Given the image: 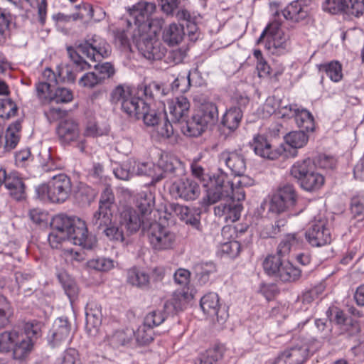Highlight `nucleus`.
<instances>
[{
    "label": "nucleus",
    "mask_w": 364,
    "mask_h": 364,
    "mask_svg": "<svg viewBox=\"0 0 364 364\" xmlns=\"http://www.w3.org/2000/svg\"><path fill=\"white\" fill-rule=\"evenodd\" d=\"M166 95L163 85L155 81L137 87L119 85L112 90L110 102L114 105L120 103L122 111L136 119L141 112L147 109L151 102L160 100Z\"/></svg>",
    "instance_id": "1"
},
{
    "label": "nucleus",
    "mask_w": 364,
    "mask_h": 364,
    "mask_svg": "<svg viewBox=\"0 0 364 364\" xmlns=\"http://www.w3.org/2000/svg\"><path fill=\"white\" fill-rule=\"evenodd\" d=\"M67 52L73 63V69L76 72H82L92 66L81 55L92 62L100 61L111 55L112 48L105 39L94 34L87 35L84 39L77 41L75 47L68 46Z\"/></svg>",
    "instance_id": "2"
},
{
    "label": "nucleus",
    "mask_w": 364,
    "mask_h": 364,
    "mask_svg": "<svg viewBox=\"0 0 364 364\" xmlns=\"http://www.w3.org/2000/svg\"><path fill=\"white\" fill-rule=\"evenodd\" d=\"M204 188L205 196L203 200L206 205L214 204L222 198L232 199L240 203L245 198L244 188L236 183L234 185L229 180L228 174L220 168L213 176L208 177V182L205 183Z\"/></svg>",
    "instance_id": "3"
},
{
    "label": "nucleus",
    "mask_w": 364,
    "mask_h": 364,
    "mask_svg": "<svg viewBox=\"0 0 364 364\" xmlns=\"http://www.w3.org/2000/svg\"><path fill=\"white\" fill-rule=\"evenodd\" d=\"M219 120L217 105L213 102H205L194 110L191 118L181 127V132L190 137H198L205 132L208 127Z\"/></svg>",
    "instance_id": "4"
},
{
    "label": "nucleus",
    "mask_w": 364,
    "mask_h": 364,
    "mask_svg": "<svg viewBox=\"0 0 364 364\" xmlns=\"http://www.w3.org/2000/svg\"><path fill=\"white\" fill-rule=\"evenodd\" d=\"M299 207V196L294 185L285 183L278 187L272 194L268 212L272 214L285 215L288 218L296 216L303 211Z\"/></svg>",
    "instance_id": "5"
},
{
    "label": "nucleus",
    "mask_w": 364,
    "mask_h": 364,
    "mask_svg": "<svg viewBox=\"0 0 364 364\" xmlns=\"http://www.w3.org/2000/svg\"><path fill=\"white\" fill-rule=\"evenodd\" d=\"M262 267L267 276L284 283L298 280L301 274V269L277 252L267 255L262 262Z\"/></svg>",
    "instance_id": "6"
},
{
    "label": "nucleus",
    "mask_w": 364,
    "mask_h": 364,
    "mask_svg": "<svg viewBox=\"0 0 364 364\" xmlns=\"http://www.w3.org/2000/svg\"><path fill=\"white\" fill-rule=\"evenodd\" d=\"M41 336L40 324L38 322H28L23 331L18 333L11 350L16 360H22L31 353L34 343Z\"/></svg>",
    "instance_id": "7"
},
{
    "label": "nucleus",
    "mask_w": 364,
    "mask_h": 364,
    "mask_svg": "<svg viewBox=\"0 0 364 364\" xmlns=\"http://www.w3.org/2000/svg\"><path fill=\"white\" fill-rule=\"evenodd\" d=\"M60 215L68 220V225L63 226L68 241L86 250H92L95 246L96 240L88 235V230L84 220L75 216L63 214Z\"/></svg>",
    "instance_id": "8"
},
{
    "label": "nucleus",
    "mask_w": 364,
    "mask_h": 364,
    "mask_svg": "<svg viewBox=\"0 0 364 364\" xmlns=\"http://www.w3.org/2000/svg\"><path fill=\"white\" fill-rule=\"evenodd\" d=\"M145 233L151 247L155 252L170 250L176 246V234L159 223L151 222Z\"/></svg>",
    "instance_id": "9"
},
{
    "label": "nucleus",
    "mask_w": 364,
    "mask_h": 364,
    "mask_svg": "<svg viewBox=\"0 0 364 364\" xmlns=\"http://www.w3.org/2000/svg\"><path fill=\"white\" fill-rule=\"evenodd\" d=\"M148 32H139L134 29L132 39L139 53L149 60H159L165 56L166 48L154 38L147 35Z\"/></svg>",
    "instance_id": "10"
},
{
    "label": "nucleus",
    "mask_w": 364,
    "mask_h": 364,
    "mask_svg": "<svg viewBox=\"0 0 364 364\" xmlns=\"http://www.w3.org/2000/svg\"><path fill=\"white\" fill-rule=\"evenodd\" d=\"M322 9L333 15L342 14L359 18L364 14V0H325Z\"/></svg>",
    "instance_id": "11"
},
{
    "label": "nucleus",
    "mask_w": 364,
    "mask_h": 364,
    "mask_svg": "<svg viewBox=\"0 0 364 364\" xmlns=\"http://www.w3.org/2000/svg\"><path fill=\"white\" fill-rule=\"evenodd\" d=\"M38 97L43 102L68 103L73 100V94L71 90L65 87H56L48 82H38L36 85Z\"/></svg>",
    "instance_id": "12"
},
{
    "label": "nucleus",
    "mask_w": 364,
    "mask_h": 364,
    "mask_svg": "<svg viewBox=\"0 0 364 364\" xmlns=\"http://www.w3.org/2000/svg\"><path fill=\"white\" fill-rule=\"evenodd\" d=\"M282 23L278 20L270 22L261 33L257 41V44L262 43L265 38V48L267 50L272 48L285 49L287 45V36L281 28Z\"/></svg>",
    "instance_id": "13"
},
{
    "label": "nucleus",
    "mask_w": 364,
    "mask_h": 364,
    "mask_svg": "<svg viewBox=\"0 0 364 364\" xmlns=\"http://www.w3.org/2000/svg\"><path fill=\"white\" fill-rule=\"evenodd\" d=\"M119 223L127 236L137 232L140 229L145 234L150 221H146L139 215L132 207H124L117 215Z\"/></svg>",
    "instance_id": "14"
},
{
    "label": "nucleus",
    "mask_w": 364,
    "mask_h": 364,
    "mask_svg": "<svg viewBox=\"0 0 364 364\" xmlns=\"http://www.w3.org/2000/svg\"><path fill=\"white\" fill-rule=\"evenodd\" d=\"M72 323L66 316L57 318L48 334V342L52 348L68 343L72 338Z\"/></svg>",
    "instance_id": "15"
},
{
    "label": "nucleus",
    "mask_w": 364,
    "mask_h": 364,
    "mask_svg": "<svg viewBox=\"0 0 364 364\" xmlns=\"http://www.w3.org/2000/svg\"><path fill=\"white\" fill-rule=\"evenodd\" d=\"M198 183L191 178H181L173 182L169 187V193L175 199L186 201L194 200L200 195Z\"/></svg>",
    "instance_id": "16"
},
{
    "label": "nucleus",
    "mask_w": 364,
    "mask_h": 364,
    "mask_svg": "<svg viewBox=\"0 0 364 364\" xmlns=\"http://www.w3.org/2000/svg\"><path fill=\"white\" fill-rule=\"evenodd\" d=\"M156 8V4L151 2L139 3L134 6L130 13V18L127 21L128 23L134 22L135 29H139V32H148L151 28V16Z\"/></svg>",
    "instance_id": "17"
},
{
    "label": "nucleus",
    "mask_w": 364,
    "mask_h": 364,
    "mask_svg": "<svg viewBox=\"0 0 364 364\" xmlns=\"http://www.w3.org/2000/svg\"><path fill=\"white\" fill-rule=\"evenodd\" d=\"M304 234L307 242L312 247H322L331 242V233L328 222L318 220L314 222Z\"/></svg>",
    "instance_id": "18"
},
{
    "label": "nucleus",
    "mask_w": 364,
    "mask_h": 364,
    "mask_svg": "<svg viewBox=\"0 0 364 364\" xmlns=\"http://www.w3.org/2000/svg\"><path fill=\"white\" fill-rule=\"evenodd\" d=\"M200 306L203 313L209 316H216L219 324H223L228 319L229 314L228 307L220 304L218 294L209 292L205 294L200 301Z\"/></svg>",
    "instance_id": "19"
},
{
    "label": "nucleus",
    "mask_w": 364,
    "mask_h": 364,
    "mask_svg": "<svg viewBox=\"0 0 364 364\" xmlns=\"http://www.w3.org/2000/svg\"><path fill=\"white\" fill-rule=\"evenodd\" d=\"M72 191V183L70 177L61 173L53 176L50 181V201L62 203L68 200Z\"/></svg>",
    "instance_id": "20"
},
{
    "label": "nucleus",
    "mask_w": 364,
    "mask_h": 364,
    "mask_svg": "<svg viewBox=\"0 0 364 364\" xmlns=\"http://www.w3.org/2000/svg\"><path fill=\"white\" fill-rule=\"evenodd\" d=\"M190 106L189 100L184 96L176 97L168 102L171 120L176 126L180 124L181 127L188 120Z\"/></svg>",
    "instance_id": "21"
},
{
    "label": "nucleus",
    "mask_w": 364,
    "mask_h": 364,
    "mask_svg": "<svg viewBox=\"0 0 364 364\" xmlns=\"http://www.w3.org/2000/svg\"><path fill=\"white\" fill-rule=\"evenodd\" d=\"M255 154L270 160L277 159L284 151V149L274 148L268 139L263 135L255 136L249 143Z\"/></svg>",
    "instance_id": "22"
},
{
    "label": "nucleus",
    "mask_w": 364,
    "mask_h": 364,
    "mask_svg": "<svg viewBox=\"0 0 364 364\" xmlns=\"http://www.w3.org/2000/svg\"><path fill=\"white\" fill-rule=\"evenodd\" d=\"M158 166L163 171L161 178L181 177L186 173L185 164L173 156L162 155L158 161Z\"/></svg>",
    "instance_id": "23"
},
{
    "label": "nucleus",
    "mask_w": 364,
    "mask_h": 364,
    "mask_svg": "<svg viewBox=\"0 0 364 364\" xmlns=\"http://www.w3.org/2000/svg\"><path fill=\"white\" fill-rule=\"evenodd\" d=\"M243 114L240 110L237 111L235 108H226L219 122V129L224 134L225 139L232 136L239 128Z\"/></svg>",
    "instance_id": "24"
},
{
    "label": "nucleus",
    "mask_w": 364,
    "mask_h": 364,
    "mask_svg": "<svg viewBox=\"0 0 364 364\" xmlns=\"http://www.w3.org/2000/svg\"><path fill=\"white\" fill-rule=\"evenodd\" d=\"M309 348L306 345H296L281 353L274 364H303L307 359Z\"/></svg>",
    "instance_id": "25"
},
{
    "label": "nucleus",
    "mask_w": 364,
    "mask_h": 364,
    "mask_svg": "<svg viewBox=\"0 0 364 364\" xmlns=\"http://www.w3.org/2000/svg\"><path fill=\"white\" fill-rule=\"evenodd\" d=\"M220 201V204L214 208L215 215L224 217L227 222L238 220L243 208L242 203L232 199L222 198Z\"/></svg>",
    "instance_id": "26"
},
{
    "label": "nucleus",
    "mask_w": 364,
    "mask_h": 364,
    "mask_svg": "<svg viewBox=\"0 0 364 364\" xmlns=\"http://www.w3.org/2000/svg\"><path fill=\"white\" fill-rule=\"evenodd\" d=\"M154 207L155 196L151 191H141L135 196L134 210L145 220L150 221Z\"/></svg>",
    "instance_id": "27"
},
{
    "label": "nucleus",
    "mask_w": 364,
    "mask_h": 364,
    "mask_svg": "<svg viewBox=\"0 0 364 364\" xmlns=\"http://www.w3.org/2000/svg\"><path fill=\"white\" fill-rule=\"evenodd\" d=\"M57 134L62 144L69 145L78 140L80 137L79 125L73 119H65L59 124Z\"/></svg>",
    "instance_id": "28"
},
{
    "label": "nucleus",
    "mask_w": 364,
    "mask_h": 364,
    "mask_svg": "<svg viewBox=\"0 0 364 364\" xmlns=\"http://www.w3.org/2000/svg\"><path fill=\"white\" fill-rule=\"evenodd\" d=\"M68 220L63 219L61 215H57L54 216L50 222V228L52 232L48 236V240L50 247L53 249H58L60 247L61 243L63 241L68 240V235L63 226L68 225Z\"/></svg>",
    "instance_id": "29"
},
{
    "label": "nucleus",
    "mask_w": 364,
    "mask_h": 364,
    "mask_svg": "<svg viewBox=\"0 0 364 364\" xmlns=\"http://www.w3.org/2000/svg\"><path fill=\"white\" fill-rule=\"evenodd\" d=\"M304 244V234L302 232L287 233L280 240L276 252L281 256L287 257L291 250L300 249Z\"/></svg>",
    "instance_id": "30"
},
{
    "label": "nucleus",
    "mask_w": 364,
    "mask_h": 364,
    "mask_svg": "<svg viewBox=\"0 0 364 364\" xmlns=\"http://www.w3.org/2000/svg\"><path fill=\"white\" fill-rule=\"evenodd\" d=\"M304 0H296L289 3L282 14L284 18L294 23H300L306 19L309 15V7Z\"/></svg>",
    "instance_id": "31"
},
{
    "label": "nucleus",
    "mask_w": 364,
    "mask_h": 364,
    "mask_svg": "<svg viewBox=\"0 0 364 364\" xmlns=\"http://www.w3.org/2000/svg\"><path fill=\"white\" fill-rule=\"evenodd\" d=\"M288 219L285 215H276L274 218L262 227L259 232L260 237L264 239L276 238L281 232L286 230Z\"/></svg>",
    "instance_id": "32"
},
{
    "label": "nucleus",
    "mask_w": 364,
    "mask_h": 364,
    "mask_svg": "<svg viewBox=\"0 0 364 364\" xmlns=\"http://www.w3.org/2000/svg\"><path fill=\"white\" fill-rule=\"evenodd\" d=\"M223 161L235 176H241L246 171V161L242 154L237 151H224L220 155Z\"/></svg>",
    "instance_id": "33"
},
{
    "label": "nucleus",
    "mask_w": 364,
    "mask_h": 364,
    "mask_svg": "<svg viewBox=\"0 0 364 364\" xmlns=\"http://www.w3.org/2000/svg\"><path fill=\"white\" fill-rule=\"evenodd\" d=\"M56 277L70 304H73L77 299L80 293L77 282L73 276L63 269L59 270Z\"/></svg>",
    "instance_id": "34"
},
{
    "label": "nucleus",
    "mask_w": 364,
    "mask_h": 364,
    "mask_svg": "<svg viewBox=\"0 0 364 364\" xmlns=\"http://www.w3.org/2000/svg\"><path fill=\"white\" fill-rule=\"evenodd\" d=\"M6 188L9 191L10 196L16 201L26 200L27 197L26 185L23 180L17 172L9 173L6 181Z\"/></svg>",
    "instance_id": "35"
},
{
    "label": "nucleus",
    "mask_w": 364,
    "mask_h": 364,
    "mask_svg": "<svg viewBox=\"0 0 364 364\" xmlns=\"http://www.w3.org/2000/svg\"><path fill=\"white\" fill-rule=\"evenodd\" d=\"M127 282L143 291H148L152 288L149 274L136 267L127 270Z\"/></svg>",
    "instance_id": "36"
},
{
    "label": "nucleus",
    "mask_w": 364,
    "mask_h": 364,
    "mask_svg": "<svg viewBox=\"0 0 364 364\" xmlns=\"http://www.w3.org/2000/svg\"><path fill=\"white\" fill-rule=\"evenodd\" d=\"M135 331L132 328H126L113 331L107 336L109 345L113 348L128 347L132 343Z\"/></svg>",
    "instance_id": "37"
},
{
    "label": "nucleus",
    "mask_w": 364,
    "mask_h": 364,
    "mask_svg": "<svg viewBox=\"0 0 364 364\" xmlns=\"http://www.w3.org/2000/svg\"><path fill=\"white\" fill-rule=\"evenodd\" d=\"M316 170V165L313 160L306 158L295 162L291 167L290 174L299 184Z\"/></svg>",
    "instance_id": "38"
},
{
    "label": "nucleus",
    "mask_w": 364,
    "mask_h": 364,
    "mask_svg": "<svg viewBox=\"0 0 364 364\" xmlns=\"http://www.w3.org/2000/svg\"><path fill=\"white\" fill-rule=\"evenodd\" d=\"M290 111H294V119L297 126L306 132L315 130V120L313 114L308 109L304 108H295L289 107Z\"/></svg>",
    "instance_id": "39"
},
{
    "label": "nucleus",
    "mask_w": 364,
    "mask_h": 364,
    "mask_svg": "<svg viewBox=\"0 0 364 364\" xmlns=\"http://www.w3.org/2000/svg\"><path fill=\"white\" fill-rule=\"evenodd\" d=\"M86 327L90 331L91 328H97L102 321L101 306L95 301H90L85 307Z\"/></svg>",
    "instance_id": "40"
},
{
    "label": "nucleus",
    "mask_w": 364,
    "mask_h": 364,
    "mask_svg": "<svg viewBox=\"0 0 364 364\" xmlns=\"http://www.w3.org/2000/svg\"><path fill=\"white\" fill-rule=\"evenodd\" d=\"M100 233L103 234L109 240L114 242H123L125 240L126 232L119 223L117 215L109 225L106 226Z\"/></svg>",
    "instance_id": "41"
},
{
    "label": "nucleus",
    "mask_w": 364,
    "mask_h": 364,
    "mask_svg": "<svg viewBox=\"0 0 364 364\" xmlns=\"http://www.w3.org/2000/svg\"><path fill=\"white\" fill-rule=\"evenodd\" d=\"M186 32L184 25L171 23L163 32V39L170 46H175L181 42Z\"/></svg>",
    "instance_id": "42"
},
{
    "label": "nucleus",
    "mask_w": 364,
    "mask_h": 364,
    "mask_svg": "<svg viewBox=\"0 0 364 364\" xmlns=\"http://www.w3.org/2000/svg\"><path fill=\"white\" fill-rule=\"evenodd\" d=\"M112 220H114L112 210L98 208V210L92 215L90 224L100 233L102 230L110 224Z\"/></svg>",
    "instance_id": "43"
},
{
    "label": "nucleus",
    "mask_w": 364,
    "mask_h": 364,
    "mask_svg": "<svg viewBox=\"0 0 364 364\" xmlns=\"http://www.w3.org/2000/svg\"><path fill=\"white\" fill-rule=\"evenodd\" d=\"M193 270L201 285L206 284L210 281V274L217 271L216 266L213 262L196 263L193 267Z\"/></svg>",
    "instance_id": "44"
},
{
    "label": "nucleus",
    "mask_w": 364,
    "mask_h": 364,
    "mask_svg": "<svg viewBox=\"0 0 364 364\" xmlns=\"http://www.w3.org/2000/svg\"><path fill=\"white\" fill-rule=\"evenodd\" d=\"M325 178L316 170L299 183L301 188L308 192H316L324 184Z\"/></svg>",
    "instance_id": "45"
},
{
    "label": "nucleus",
    "mask_w": 364,
    "mask_h": 364,
    "mask_svg": "<svg viewBox=\"0 0 364 364\" xmlns=\"http://www.w3.org/2000/svg\"><path fill=\"white\" fill-rule=\"evenodd\" d=\"M318 71L324 73L333 82H338L343 77L342 65L338 61H331L318 65Z\"/></svg>",
    "instance_id": "46"
},
{
    "label": "nucleus",
    "mask_w": 364,
    "mask_h": 364,
    "mask_svg": "<svg viewBox=\"0 0 364 364\" xmlns=\"http://www.w3.org/2000/svg\"><path fill=\"white\" fill-rule=\"evenodd\" d=\"M14 308L10 301L0 294V329L6 327L11 321Z\"/></svg>",
    "instance_id": "47"
},
{
    "label": "nucleus",
    "mask_w": 364,
    "mask_h": 364,
    "mask_svg": "<svg viewBox=\"0 0 364 364\" xmlns=\"http://www.w3.org/2000/svg\"><path fill=\"white\" fill-rule=\"evenodd\" d=\"M186 304V299L183 295L175 294L171 299L164 303V309L167 315H174L179 311H182Z\"/></svg>",
    "instance_id": "48"
},
{
    "label": "nucleus",
    "mask_w": 364,
    "mask_h": 364,
    "mask_svg": "<svg viewBox=\"0 0 364 364\" xmlns=\"http://www.w3.org/2000/svg\"><path fill=\"white\" fill-rule=\"evenodd\" d=\"M304 130L293 131L289 132L285 136L287 143L294 149H299L304 146L308 141L309 136Z\"/></svg>",
    "instance_id": "49"
},
{
    "label": "nucleus",
    "mask_w": 364,
    "mask_h": 364,
    "mask_svg": "<svg viewBox=\"0 0 364 364\" xmlns=\"http://www.w3.org/2000/svg\"><path fill=\"white\" fill-rule=\"evenodd\" d=\"M97 195V190L85 183H80L77 187L75 197L82 204H90Z\"/></svg>",
    "instance_id": "50"
},
{
    "label": "nucleus",
    "mask_w": 364,
    "mask_h": 364,
    "mask_svg": "<svg viewBox=\"0 0 364 364\" xmlns=\"http://www.w3.org/2000/svg\"><path fill=\"white\" fill-rule=\"evenodd\" d=\"M154 332L152 328L143 323L135 332L136 342L139 346H146L153 342Z\"/></svg>",
    "instance_id": "51"
},
{
    "label": "nucleus",
    "mask_w": 364,
    "mask_h": 364,
    "mask_svg": "<svg viewBox=\"0 0 364 364\" xmlns=\"http://www.w3.org/2000/svg\"><path fill=\"white\" fill-rule=\"evenodd\" d=\"M166 112H157L154 109H151L150 104L147 105V109L142 112L139 115V118L136 119H142L144 123L149 127H154L158 125L161 119L165 118Z\"/></svg>",
    "instance_id": "52"
},
{
    "label": "nucleus",
    "mask_w": 364,
    "mask_h": 364,
    "mask_svg": "<svg viewBox=\"0 0 364 364\" xmlns=\"http://www.w3.org/2000/svg\"><path fill=\"white\" fill-rule=\"evenodd\" d=\"M191 72L186 74H179L171 84V89L175 93L183 94L191 87Z\"/></svg>",
    "instance_id": "53"
},
{
    "label": "nucleus",
    "mask_w": 364,
    "mask_h": 364,
    "mask_svg": "<svg viewBox=\"0 0 364 364\" xmlns=\"http://www.w3.org/2000/svg\"><path fill=\"white\" fill-rule=\"evenodd\" d=\"M18 333V331L14 329L0 333V352H9L11 350Z\"/></svg>",
    "instance_id": "54"
},
{
    "label": "nucleus",
    "mask_w": 364,
    "mask_h": 364,
    "mask_svg": "<svg viewBox=\"0 0 364 364\" xmlns=\"http://www.w3.org/2000/svg\"><path fill=\"white\" fill-rule=\"evenodd\" d=\"M115 203V197L112 188L106 186L100 195L99 207L104 210H112Z\"/></svg>",
    "instance_id": "55"
},
{
    "label": "nucleus",
    "mask_w": 364,
    "mask_h": 364,
    "mask_svg": "<svg viewBox=\"0 0 364 364\" xmlns=\"http://www.w3.org/2000/svg\"><path fill=\"white\" fill-rule=\"evenodd\" d=\"M132 167V161L128 160L114 168L113 173L116 178L123 181H128L134 176Z\"/></svg>",
    "instance_id": "56"
},
{
    "label": "nucleus",
    "mask_w": 364,
    "mask_h": 364,
    "mask_svg": "<svg viewBox=\"0 0 364 364\" xmlns=\"http://www.w3.org/2000/svg\"><path fill=\"white\" fill-rule=\"evenodd\" d=\"M18 107L10 98L0 99V117L9 119L16 114Z\"/></svg>",
    "instance_id": "57"
},
{
    "label": "nucleus",
    "mask_w": 364,
    "mask_h": 364,
    "mask_svg": "<svg viewBox=\"0 0 364 364\" xmlns=\"http://www.w3.org/2000/svg\"><path fill=\"white\" fill-rule=\"evenodd\" d=\"M250 104L249 97L244 93L235 92L230 97V108H235L236 110L241 112L244 114L247 106Z\"/></svg>",
    "instance_id": "58"
},
{
    "label": "nucleus",
    "mask_w": 364,
    "mask_h": 364,
    "mask_svg": "<svg viewBox=\"0 0 364 364\" xmlns=\"http://www.w3.org/2000/svg\"><path fill=\"white\" fill-rule=\"evenodd\" d=\"M88 266L100 272H108L114 267V261L110 258L98 257L88 261Z\"/></svg>",
    "instance_id": "59"
},
{
    "label": "nucleus",
    "mask_w": 364,
    "mask_h": 364,
    "mask_svg": "<svg viewBox=\"0 0 364 364\" xmlns=\"http://www.w3.org/2000/svg\"><path fill=\"white\" fill-rule=\"evenodd\" d=\"M94 68L102 84L106 80L111 78L115 74L114 65L109 62L95 64Z\"/></svg>",
    "instance_id": "60"
},
{
    "label": "nucleus",
    "mask_w": 364,
    "mask_h": 364,
    "mask_svg": "<svg viewBox=\"0 0 364 364\" xmlns=\"http://www.w3.org/2000/svg\"><path fill=\"white\" fill-rule=\"evenodd\" d=\"M350 210L353 218L358 221L364 220V200L359 196H353L350 199Z\"/></svg>",
    "instance_id": "61"
},
{
    "label": "nucleus",
    "mask_w": 364,
    "mask_h": 364,
    "mask_svg": "<svg viewBox=\"0 0 364 364\" xmlns=\"http://www.w3.org/2000/svg\"><path fill=\"white\" fill-rule=\"evenodd\" d=\"M167 314L163 311L154 310L144 318V324L150 328H154L161 324L166 319Z\"/></svg>",
    "instance_id": "62"
},
{
    "label": "nucleus",
    "mask_w": 364,
    "mask_h": 364,
    "mask_svg": "<svg viewBox=\"0 0 364 364\" xmlns=\"http://www.w3.org/2000/svg\"><path fill=\"white\" fill-rule=\"evenodd\" d=\"M223 356L222 347L215 346L212 348L206 350L205 354L201 359V363L203 364H217Z\"/></svg>",
    "instance_id": "63"
},
{
    "label": "nucleus",
    "mask_w": 364,
    "mask_h": 364,
    "mask_svg": "<svg viewBox=\"0 0 364 364\" xmlns=\"http://www.w3.org/2000/svg\"><path fill=\"white\" fill-rule=\"evenodd\" d=\"M102 84L100 78L97 77V74L95 72L86 73L79 80V85L80 86L90 89Z\"/></svg>",
    "instance_id": "64"
}]
</instances>
